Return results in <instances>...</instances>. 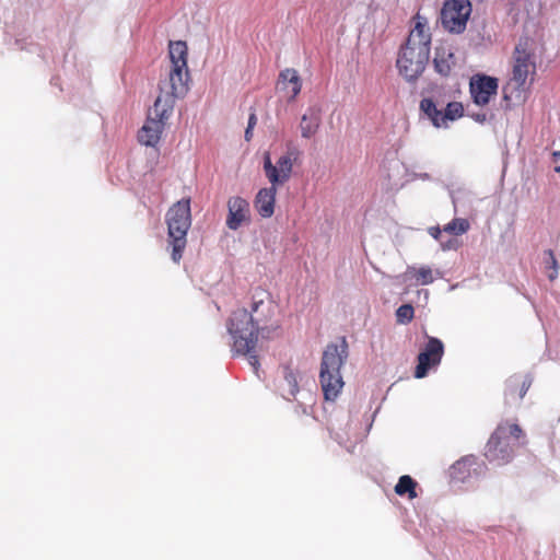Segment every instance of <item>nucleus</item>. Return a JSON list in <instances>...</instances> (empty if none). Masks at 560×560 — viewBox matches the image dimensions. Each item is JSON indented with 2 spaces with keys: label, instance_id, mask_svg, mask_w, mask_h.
I'll list each match as a JSON object with an SVG mask.
<instances>
[{
  "label": "nucleus",
  "instance_id": "obj_24",
  "mask_svg": "<svg viewBox=\"0 0 560 560\" xmlns=\"http://www.w3.org/2000/svg\"><path fill=\"white\" fill-rule=\"evenodd\" d=\"M470 229V223L465 218H455L444 225L443 231L452 235H463Z\"/></svg>",
  "mask_w": 560,
  "mask_h": 560
},
{
  "label": "nucleus",
  "instance_id": "obj_31",
  "mask_svg": "<svg viewBox=\"0 0 560 560\" xmlns=\"http://www.w3.org/2000/svg\"><path fill=\"white\" fill-rule=\"evenodd\" d=\"M257 122V117H256V114L255 113H252L248 117V124H247V127L249 129H253L255 127Z\"/></svg>",
  "mask_w": 560,
  "mask_h": 560
},
{
  "label": "nucleus",
  "instance_id": "obj_25",
  "mask_svg": "<svg viewBox=\"0 0 560 560\" xmlns=\"http://www.w3.org/2000/svg\"><path fill=\"white\" fill-rule=\"evenodd\" d=\"M464 114V106L459 102H451L446 105V108L444 112H442V121L443 127L447 125L448 120H455L463 116Z\"/></svg>",
  "mask_w": 560,
  "mask_h": 560
},
{
  "label": "nucleus",
  "instance_id": "obj_6",
  "mask_svg": "<svg viewBox=\"0 0 560 560\" xmlns=\"http://www.w3.org/2000/svg\"><path fill=\"white\" fill-rule=\"evenodd\" d=\"M524 436L523 430L516 423H500L491 434L485 451L486 458L498 466L511 462L514 455V446Z\"/></svg>",
  "mask_w": 560,
  "mask_h": 560
},
{
  "label": "nucleus",
  "instance_id": "obj_15",
  "mask_svg": "<svg viewBox=\"0 0 560 560\" xmlns=\"http://www.w3.org/2000/svg\"><path fill=\"white\" fill-rule=\"evenodd\" d=\"M434 69L443 77H448L456 66V58L453 49L448 45H440L435 48L433 59Z\"/></svg>",
  "mask_w": 560,
  "mask_h": 560
},
{
  "label": "nucleus",
  "instance_id": "obj_33",
  "mask_svg": "<svg viewBox=\"0 0 560 560\" xmlns=\"http://www.w3.org/2000/svg\"><path fill=\"white\" fill-rule=\"evenodd\" d=\"M555 171L559 173V172H560V166H557V167L555 168Z\"/></svg>",
  "mask_w": 560,
  "mask_h": 560
},
{
  "label": "nucleus",
  "instance_id": "obj_27",
  "mask_svg": "<svg viewBox=\"0 0 560 560\" xmlns=\"http://www.w3.org/2000/svg\"><path fill=\"white\" fill-rule=\"evenodd\" d=\"M428 232L434 240L441 242L442 232L444 231L440 226H431L428 229Z\"/></svg>",
  "mask_w": 560,
  "mask_h": 560
},
{
  "label": "nucleus",
  "instance_id": "obj_9",
  "mask_svg": "<svg viewBox=\"0 0 560 560\" xmlns=\"http://www.w3.org/2000/svg\"><path fill=\"white\" fill-rule=\"evenodd\" d=\"M471 10L472 7L469 0H446L441 11L444 28L455 34L463 33L466 30Z\"/></svg>",
  "mask_w": 560,
  "mask_h": 560
},
{
  "label": "nucleus",
  "instance_id": "obj_14",
  "mask_svg": "<svg viewBox=\"0 0 560 560\" xmlns=\"http://www.w3.org/2000/svg\"><path fill=\"white\" fill-rule=\"evenodd\" d=\"M277 186L271 185L259 189L257 192L254 207L261 218H270L275 212Z\"/></svg>",
  "mask_w": 560,
  "mask_h": 560
},
{
  "label": "nucleus",
  "instance_id": "obj_26",
  "mask_svg": "<svg viewBox=\"0 0 560 560\" xmlns=\"http://www.w3.org/2000/svg\"><path fill=\"white\" fill-rule=\"evenodd\" d=\"M415 316V310L411 304H402L396 311V320L398 324H409Z\"/></svg>",
  "mask_w": 560,
  "mask_h": 560
},
{
  "label": "nucleus",
  "instance_id": "obj_22",
  "mask_svg": "<svg viewBox=\"0 0 560 560\" xmlns=\"http://www.w3.org/2000/svg\"><path fill=\"white\" fill-rule=\"evenodd\" d=\"M283 376L284 382L288 386L287 390H284L283 396L288 400H291L295 398V395L299 392V384H298V377L293 370H291L289 366L283 368Z\"/></svg>",
  "mask_w": 560,
  "mask_h": 560
},
{
  "label": "nucleus",
  "instance_id": "obj_34",
  "mask_svg": "<svg viewBox=\"0 0 560 560\" xmlns=\"http://www.w3.org/2000/svg\"><path fill=\"white\" fill-rule=\"evenodd\" d=\"M555 156H560V152H555Z\"/></svg>",
  "mask_w": 560,
  "mask_h": 560
},
{
  "label": "nucleus",
  "instance_id": "obj_8",
  "mask_svg": "<svg viewBox=\"0 0 560 560\" xmlns=\"http://www.w3.org/2000/svg\"><path fill=\"white\" fill-rule=\"evenodd\" d=\"M301 152L298 148L289 145L287 152L281 155L276 164L272 163L269 152L264 154V172L273 186L283 185L292 174L293 164L300 158Z\"/></svg>",
  "mask_w": 560,
  "mask_h": 560
},
{
  "label": "nucleus",
  "instance_id": "obj_7",
  "mask_svg": "<svg viewBox=\"0 0 560 560\" xmlns=\"http://www.w3.org/2000/svg\"><path fill=\"white\" fill-rule=\"evenodd\" d=\"M172 114L173 109L170 105H161L160 101H155L149 108L145 122L138 132L139 142L147 147H155Z\"/></svg>",
  "mask_w": 560,
  "mask_h": 560
},
{
  "label": "nucleus",
  "instance_id": "obj_30",
  "mask_svg": "<svg viewBox=\"0 0 560 560\" xmlns=\"http://www.w3.org/2000/svg\"><path fill=\"white\" fill-rule=\"evenodd\" d=\"M470 117L475 121L480 122V124H483L487 120V115L485 113L471 114Z\"/></svg>",
  "mask_w": 560,
  "mask_h": 560
},
{
  "label": "nucleus",
  "instance_id": "obj_3",
  "mask_svg": "<svg viewBox=\"0 0 560 560\" xmlns=\"http://www.w3.org/2000/svg\"><path fill=\"white\" fill-rule=\"evenodd\" d=\"M536 74L535 54L529 39H521L511 57V78L503 86V100L511 103H523Z\"/></svg>",
  "mask_w": 560,
  "mask_h": 560
},
{
  "label": "nucleus",
  "instance_id": "obj_11",
  "mask_svg": "<svg viewBox=\"0 0 560 560\" xmlns=\"http://www.w3.org/2000/svg\"><path fill=\"white\" fill-rule=\"evenodd\" d=\"M498 88V79L486 74L474 75L469 83L471 98L478 106L488 105L491 97L497 95Z\"/></svg>",
  "mask_w": 560,
  "mask_h": 560
},
{
  "label": "nucleus",
  "instance_id": "obj_17",
  "mask_svg": "<svg viewBox=\"0 0 560 560\" xmlns=\"http://www.w3.org/2000/svg\"><path fill=\"white\" fill-rule=\"evenodd\" d=\"M320 386L326 400H336L343 387L340 372L319 373Z\"/></svg>",
  "mask_w": 560,
  "mask_h": 560
},
{
  "label": "nucleus",
  "instance_id": "obj_23",
  "mask_svg": "<svg viewBox=\"0 0 560 560\" xmlns=\"http://www.w3.org/2000/svg\"><path fill=\"white\" fill-rule=\"evenodd\" d=\"M408 275L417 284L425 285L434 281L433 272L430 267L410 268Z\"/></svg>",
  "mask_w": 560,
  "mask_h": 560
},
{
  "label": "nucleus",
  "instance_id": "obj_32",
  "mask_svg": "<svg viewBox=\"0 0 560 560\" xmlns=\"http://www.w3.org/2000/svg\"><path fill=\"white\" fill-rule=\"evenodd\" d=\"M252 137H253V129H249L247 127L246 130H245V140L246 141H250Z\"/></svg>",
  "mask_w": 560,
  "mask_h": 560
},
{
  "label": "nucleus",
  "instance_id": "obj_10",
  "mask_svg": "<svg viewBox=\"0 0 560 560\" xmlns=\"http://www.w3.org/2000/svg\"><path fill=\"white\" fill-rule=\"evenodd\" d=\"M444 354L443 342L435 337H428L424 349L418 354L415 377L423 378L430 369L438 366Z\"/></svg>",
  "mask_w": 560,
  "mask_h": 560
},
{
  "label": "nucleus",
  "instance_id": "obj_12",
  "mask_svg": "<svg viewBox=\"0 0 560 560\" xmlns=\"http://www.w3.org/2000/svg\"><path fill=\"white\" fill-rule=\"evenodd\" d=\"M348 358V343L345 337L340 345L329 343L322 358L320 373L340 372L341 366Z\"/></svg>",
  "mask_w": 560,
  "mask_h": 560
},
{
  "label": "nucleus",
  "instance_id": "obj_28",
  "mask_svg": "<svg viewBox=\"0 0 560 560\" xmlns=\"http://www.w3.org/2000/svg\"><path fill=\"white\" fill-rule=\"evenodd\" d=\"M549 256H550V267L553 269V271L549 275V279L553 280L557 277V260L551 250H549Z\"/></svg>",
  "mask_w": 560,
  "mask_h": 560
},
{
  "label": "nucleus",
  "instance_id": "obj_1",
  "mask_svg": "<svg viewBox=\"0 0 560 560\" xmlns=\"http://www.w3.org/2000/svg\"><path fill=\"white\" fill-rule=\"evenodd\" d=\"M431 49V33L427 18L419 12L412 18V28L400 48L396 66L408 82H416L428 65Z\"/></svg>",
  "mask_w": 560,
  "mask_h": 560
},
{
  "label": "nucleus",
  "instance_id": "obj_19",
  "mask_svg": "<svg viewBox=\"0 0 560 560\" xmlns=\"http://www.w3.org/2000/svg\"><path fill=\"white\" fill-rule=\"evenodd\" d=\"M529 387V380L525 378L521 381L516 377H511L506 382L505 396L508 398H514L517 396L518 399H523Z\"/></svg>",
  "mask_w": 560,
  "mask_h": 560
},
{
  "label": "nucleus",
  "instance_id": "obj_29",
  "mask_svg": "<svg viewBox=\"0 0 560 560\" xmlns=\"http://www.w3.org/2000/svg\"><path fill=\"white\" fill-rule=\"evenodd\" d=\"M457 245H458L457 242L454 240H450L447 243L441 242V246H442L443 250L456 249Z\"/></svg>",
  "mask_w": 560,
  "mask_h": 560
},
{
  "label": "nucleus",
  "instance_id": "obj_4",
  "mask_svg": "<svg viewBox=\"0 0 560 560\" xmlns=\"http://www.w3.org/2000/svg\"><path fill=\"white\" fill-rule=\"evenodd\" d=\"M187 50V45L183 40L170 44L171 69L167 77L160 81V93L155 101H160L161 105H170L171 109H174L176 100L188 91Z\"/></svg>",
  "mask_w": 560,
  "mask_h": 560
},
{
  "label": "nucleus",
  "instance_id": "obj_20",
  "mask_svg": "<svg viewBox=\"0 0 560 560\" xmlns=\"http://www.w3.org/2000/svg\"><path fill=\"white\" fill-rule=\"evenodd\" d=\"M420 109L427 115L433 126L438 128L443 127L442 110L438 109L432 98L421 100Z\"/></svg>",
  "mask_w": 560,
  "mask_h": 560
},
{
  "label": "nucleus",
  "instance_id": "obj_16",
  "mask_svg": "<svg viewBox=\"0 0 560 560\" xmlns=\"http://www.w3.org/2000/svg\"><path fill=\"white\" fill-rule=\"evenodd\" d=\"M278 86L289 95V100H294L301 92L302 80L298 71L293 68H287L279 73Z\"/></svg>",
  "mask_w": 560,
  "mask_h": 560
},
{
  "label": "nucleus",
  "instance_id": "obj_13",
  "mask_svg": "<svg viewBox=\"0 0 560 560\" xmlns=\"http://www.w3.org/2000/svg\"><path fill=\"white\" fill-rule=\"evenodd\" d=\"M226 226L230 230H237L243 223L249 221V203L240 196L231 197L228 200Z\"/></svg>",
  "mask_w": 560,
  "mask_h": 560
},
{
  "label": "nucleus",
  "instance_id": "obj_21",
  "mask_svg": "<svg viewBox=\"0 0 560 560\" xmlns=\"http://www.w3.org/2000/svg\"><path fill=\"white\" fill-rule=\"evenodd\" d=\"M417 482L408 475H404L399 478L397 485L395 486V492L398 495L408 494L409 499H413L417 497L416 492Z\"/></svg>",
  "mask_w": 560,
  "mask_h": 560
},
{
  "label": "nucleus",
  "instance_id": "obj_2",
  "mask_svg": "<svg viewBox=\"0 0 560 560\" xmlns=\"http://www.w3.org/2000/svg\"><path fill=\"white\" fill-rule=\"evenodd\" d=\"M261 304H264V299H257V295H254L252 312L246 308H238L231 314L226 324L228 331L233 339V351L237 354L247 355L255 373L258 372L260 365L257 354L259 328L252 313H256Z\"/></svg>",
  "mask_w": 560,
  "mask_h": 560
},
{
  "label": "nucleus",
  "instance_id": "obj_18",
  "mask_svg": "<svg viewBox=\"0 0 560 560\" xmlns=\"http://www.w3.org/2000/svg\"><path fill=\"white\" fill-rule=\"evenodd\" d=\"M320 125V112L316 108H308V110L302 116L300 128L301 136L303 138H312L318 130Z\"/></svg>",
  "mask_w": 560,
  "mask_h": 560
},
{
  "label": "nucleus",
  "instance_id": "obj_5",
  "mask_svg": "<svg viewBox=\"0 0 560 560\" xmlns=\"http://www.w3.org/2000/svg\"><path fill=\"white\" fill-rule=\"evenodd\" d=\"M167 242L171 257L178 264L187 245V233L191 225L190 198L175 202L166 212Z\"/></svg>",
  "mask_w": 560,
  "mask_h": 560
}]
</instances>
